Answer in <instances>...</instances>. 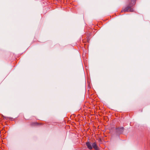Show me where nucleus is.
Masks as SVG:
<instances>
[{"mask_svg":"<svg viewBox=\"0 0 150 150\" xmlns=\"http://www.w3.org/2000/svg\"><path fill=\"white\" fill-rule=\"evenodd\" d=\"M132 3L130 4L127 7L123 8L121 11V12H133L134 11V9L132 7L133 6V4L132 3H135V1L133 0H132Z\"/></svg>","mask_w":150,"mask_h":150,"instance_id":"1","label":"nucleus"},{"mask_svg":"<svg viewBox=\"0 0 150 150\" xmlns=\"http://www.w3.org/2000/svg\"><path fill=\"white\" fill-rule=\"evenodd\" d=\"M92 146V148H93V149L96 150H98V147H97V145L95 142L93 143Z\"/></svg>","mask_w":150,"mask_h":150,"instance_id":"4","label":"nucleus"},{"mask_svg":"<svg viewBox=\"0 0 150 150\" xmlns=\"http://www.w3.org/2000/svg\"><path fill=\"white\" fill-rule=\"evenodd\" d=\"M86 144L89 149H92V145H91L90 142H87L86 143Z\"/></svg>","mask_w":150,"mask_h":150,"instance_id":"2","label":"nucleus"},{"mask_svg":"<svg viewBox=\"0 0 150 150\" xmlns=\"http://www.w3.org/2000/svg\"><path fill=\"white\" fill-rule=\"evenodd\" d=\"M124 128L122 127L120 128H118L117 129V131L119 133H122L123 131Z\"/></svg>","mask_w":150,"mask_h":150,"instance_id":"3","label":"nucleus"}]
</instances>
